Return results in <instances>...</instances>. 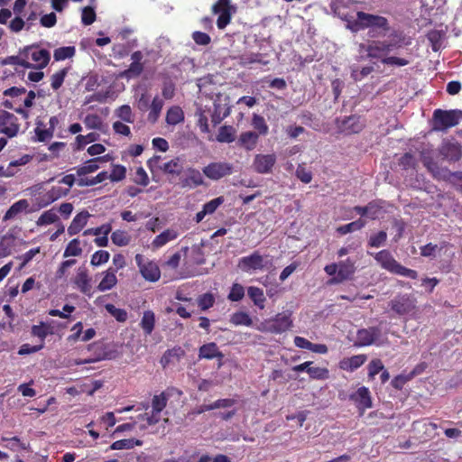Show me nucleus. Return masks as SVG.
I'll list each match as a JSON object with an SVG mask.
<instances>
[{
  "label": "nucleus",
  "mask_w": 462,
  "mask_h": 462,
  "mask_svg": "<svg viewBox=\"0 0 462 462\" xmlns=\"http://www.w3.org/2000/svg\"><path fill=\"white\" fill-rule=\"evenodd\" d=\"M215 303V297L212 293L207 292L198 298V305L201 310H207Z\"/></svg>",
  "instance_id": "58"
},
{
  "label": "nucleus",
  "mask_w": 462,
  "mask_h": 462,
  "mask_svg": "<svg viewBox=\"0 0 462 462\" xmlns=\"http://www.w3.org/2000/svg\"><path fill=\"white\" fill-rule=\"evenodd\" d=\"M247 294L255 306L261 310L264 309V302L266 299L263 291L261 288L250 286L247 289Z\"/></svg>",
  "instance_id": "39"
},
{
  "label": "nucleus",
  "mask_w": 462,
  "mask_h": 462,
  "mask_svg": "<svg viewBox=\"0 0 462 462\" xmlns=\"http://www.w3.org/2000/svg\"><path fill=\"white\" fill-rule=\"evenodd\" d=\"M108 155L96 157L88 160L83 165L76 168V173L79 177L97 171L99 169V163L106 162Z\"/></svg>",
  "instance_id": "24"
},
{
  "label": "nucleus",
  "mask_w": 462,
  "mask_h": 462,
  "mask_svg": "<svg viewBox=\"0 0 462 462\" xmlns=\"http://www.w3.org/2000/svg\"><path fill=\"white\" fill-rule=\"evenodd\" d=\"M29 206L30 204L25 199L14 202L4 215L3 221H8L14 218L18 214L23 211H26Z\"/></svg>",
  "instance_id": "32"
},
{
  "label": "nucleus",
  "mask_w": 462,
  "mask_h": 462,
  "mask_svg": "<svg viewBox=\"0 0 462 462\" xmlns=\"http://www.w3.org/2000/svg\"><path fill=\"white\" fill-rule=\"evenodd\" d=\"M185 356L184 349L176 346L171 349H168L164 352L162 356L161 357L160 364L163 368L168 366L171 364L179 363L182 357Z\"/></svg>",
  "instance_id": "23"
},
{
  "label": "nucleus",
  "mask_w": 462,
  "mask_h": 462,
  "mask_svg": "<svg viewBox=\"0 0 462 462\" xmlns=\"http://www.w3.org/2000/svg\"><path fill=\"white\" fill-rule=\"evenodd\" d=\"M184 112L181 107L173 106L170 107L166 113V123L176 125L184 121Z\"/></svg>",
  "instance_id": "38"
},
{
  "label": "nucleus",
  "mask_w": 462,
  "mask_h": 462,
  "mask_svg": "<svg viewBox=\"0 0 462 462\" xmlns=\"http://www.w3.org/2000/svg\"><path fill=\"white\" fill-rule=\"evenodd\" d=\"M74 46L60 47L54 51L53 57L55 60H64L72 58L75 55Z\"/></svg>",
  "instance_id": "49"
},
{
  "label": "nucleus",
  "mask_w": 462,
  "mask_h": 462,
  "mask_svg": "<svg viewBox=\"0 0 462 462\" xmlns=\"http://www.w3.org/2000/svg\"><path fill=\"white\" fill-rule=\"evenodd\" d=\"M140 326L146 335H151L155 326V315L152 310H145L143 314Z\"/></svg>",
  "instance_id": "40"
},
{
  "label": "nucleus",
  "mask_w": 462,
  "mask_h": 462,
  "mask_svg": "<svg viewBox=\"0 0 462 462\" xmlns=\"http://www.w3.org/2000/svg\"><path fill=\"white\" fill-rule=\"evenodd\" d=\"M159 169L168 175L179 176L182 172L183 165L180 158L176 157L167 162L158 166Z\"/></svg>",
  "instance_id": "33"
},
{
  "label": "nucleus",
  "mask_w": 462,
  "mask_h": 462,
  "mask_svg": "<svg viewBox=\"0 0 462 462\" xmlns=\"http://www.w3.org/2000/svg\"><path fill=\"white\" fill-rule=\"evenodd\" d=\"M245 296V288L240 283H233L230 291L227 295V299L231 301H239Z\"/></svg>",
  "instance_id": "56"
},
{
  "label": "nucleus",
  "mask_w": 462,
  "mask_h": 462,
  "mask_svg": "<svg viewBox=\"0 0 462 462\" xmlns=\"http://www.w3.org/2000/svg\"><path fill=\"white\" fill-rule=\"evenodd\" d=\"M349 400L356 404L361 414H363L365 410L373 407L370 391L365 386H361L355 393H351Z\"/></svg>",
  "instance_id": "13"
},
{
  "label": "nucleus",
  "mask_w": 462,
  "mask_h": 462,
  "mask_svg": "<svg viewBox=\"0 0 462 462\" xmlns=\"http://www.w3.org/2000/svg\"><path fill=\"white\" fill-rule=\"evenodd\" d=\"M5 65H19L26 69L32 68V64L27 60V56L24 55L23 49L19 51L18 55L8 56L3 60Z\"/></svg>",
  "instance_id": "37"
},
{
  "label": "nucleus",
  "mask_w": 462,
  "mask_h": 462,
  "mask_svg": "<svg viewBox=\"0 0 462 462\" xmlns=\"http://www.w3.org/2000/svg\"><path fill=\"white\" fill-rule=\"evenodd\" d=\"M90 282L91 278L88 276V270L84 267H79L73 280L74 284L83 294L90 296Z\"/></svg>",
  "instance_id": "21"
},
{
  "label": "nucleus",
  "mask_w": 462,
  "mask_h": 462,
  "mask_svg": "<svg viewBox=\"0 0 462 462\" xmlns=\"http://www.w3.org/2000/svg\"><path fill=\"white\" fill-rule=\"evenodd\" d=\"M421 162L423 165L430 171L432 174H437L439 172V165L434 161L431 155L426 152L421 153Z\"/></svg>",
  "instance_id": "63"
},
{
  "label": "nucleus",
  "mask_w": 462,
  "mask_h": 462,
  "mask_svg": "<svg viewBox=\"0 0 462 462\" xmlns=\"http://www.w3.org/2000/svg\"><path fill=\"white\" fill-rule=\"evenodd\" d=\"M143 59V54L141 51H134L131 55V64L128 69L122 72L121 76L125 79H134L139 77L144 69Z\"/></svg>",
  "instance_id": "16"
},
{
  "label": "nucleus",
  "mask_w": 462,
  "mask_h": 462,
  "mask_svg": "<svg viewBox=\"0 0 462 462\" xmlns=\"http://www.w3.org/2000/svg\"><path fill=\"white\" fill-rule=\"evenodd\" d=\"M236 130L232 125H222L218 129L217 141L219 143H230L236 140Z\"/></svg>",
  "instance_id": "35"
},
{
  "label": "nucleus",
  "mask_w": 462,
  "mask_h": 462,
  "mask_svg": "<svg viewBox=\"0 0 462 462\" xmlns=\"http://www.w3.org/2000/svg\"><path fill=\"white\" fill-rule=\"evenodd\" d=\"M99 134L97 133H89L87 135L79 134L75 141V149L82 150L87 144L97 141Z\"/></svg>",
  "instance_id": "47"
},
{
  "label": "nucleus",
  "mask_w": 462,
  "mask_h": 462,
  "mask_svg": "<svg viewBox=\"0 0 462 462\" xmlns=\"http://www.w3.org/2000/svg\"><path fill=\"white\" fill-rule=\"evenodd\" d=\"M375 261L381 267L391 273L407 277L412 280L418 278L415 270L409 269L398 263L388 250H382L374 254Z\"/></svg>",
  "instance_id": "3"
},
{
  "label": "nucleus",
  "mask_w": 462,
  "mask_h": 462,
  "mask_svg": "<svg viewBox=\"0 0 462 462\" xmlns=\"http://www.w3.org/2000/svg\"><path fill=\"white\" fill-rule=\"evenodd\" d=\"M276 163L275 154H256L253 162L254 170L260 174L272 172Z\"/></svg>",
  "instance_id": "17"
},
{
  "label": "nucleus",
  "mask_w": 462,
  "mask_h": 462,
  "mask_svg": "<svg viewBox=\"0 0 462 462\" xmlns=\"http://www.w3.org/2000/svg\"><path fill=\"white\" fill-rule=\"evenodd\" d=\"M292 326V320L289 314L278 313L267 323V330L271 333L281 334Z\"/></svg>",
  "instance_id": "18"
},
{
  "label": "nucleus",
  "mask_w": 462,
  "mask_h": 462,
  "mask_svg": "<svg viewBox=\"0 0 462 462\" xmlns=\"http://www.w3.org/2000/svg\"><path fill=\"white\" fill-rule=\"evenodd\" d=\"M238 63L246 67L254 63H259L263 66L269 64V60H264V55L260 52H245L238 56Z\"/></svg>",
  "instance_id": "29"
},
{
  "label": "nucleus",
  "mask_w": 462,
  "mask_h": 462,
  "mask_svg": "<svg viewBox=\"0 0 462 462\" xmlns=\"http://www.w3.org/2000/svg\"><path fill=\"white\" fill-rule=\"evenodd\" d=\"M387 239V234L385 231H379L377 234L370 236L368 240V245L370 247H380L384 245Z\"/></svg>",
  "instance_id": "64"
},
{
  "label": "nucleus",
  "mask_w": 462,
  "mask_h": 462,
  "mask_svg": "<svg viewBox=\"0 0 462 462\" xmlns=\"http://www.w3.org/2000/svg\"><path fill=\"white\" fill-rule=\"evenodd\" d=\"M263 256L254 251L247 256H244L238 260L237 267L244 273H253L264 268Z\"/></svg>",
  "instance_id": "12"
},
{
  "label": "nucleus",
  "mask_w": 462,
  "mask_h": 462,
  "mask_svg": "<svg viewBox=\"0 0 462 462\" xmlns=\"http://www.w3.org/2000/svg\"><path fill=\"white\" fill-rule=\"evenodd\" d=\"M355 273L356 266L353 260L347 258L344 261H340L337 263V274L329 281V283H341L350 280Z\"/></svg>",
  "instance_id": "15"
},
{
  "label": "nucleus",
  "mask_w": 462,
  "mask_h": 462,
  "mask_svg": "<svg viewBox=\"0 0 462 462\" xmlns=\"http://www.w3.org/2000/svg\"><path fill=\"white\" fill-rule=\"evenodd\" d=\"M381 328L378 327H369L368 328H361L356 332V346H367L375 343L381 337Z\"/></svg>",
  "instance_id": "14"
},
{
  "label": "nucleus",
  "mask_w": 462,
  "mask_h": 462,
  "mask_svg": "<svg viewBox=\"0 0 462 462\" xmlns=\"http://www.w3.org/2000/svg\"><path fill=\"white\" fill-rule=\"evenodd\" d=\"M211 11L214 14H218L217 26L219 30H223L230 23L232 15L236 13V6L231 5L230 0H217Z\"/></svg>",
  "instance_id": "5"
},
{
  "label": "nucleus",
  "mask_w": 462,
  "mask_h": 462,
  "mask_svg": "<svg viewBox=\"0 0 462 462\" xmlns=\"http://www.w3.org/2000/svg\"><path fill=\"white\" fill-rule=\"evenodd\" d=\"M143 441L136 439H119L115 442H113L110 446L111 450H122V449H131L134 448L135 446H142Z\"/></svg>",
  "instance_id": "41"
},
{
  "label": "nucleus",
  "mask_w": 462,
  "mask_h": 462,
  "mask_svg": "<svg viewBox=\"0 0 462 462\" xmlns=\"http://www.w3.org/2000/svg\"><path fill=\"white\" fill-rule=\"evenodd\" d=\"M223 357L224 354L219 350L215 342L204 344L199 349V359L211 360L218 358L221 361Z\"/></svg>",
  "instance_id": "25"
},
{
  "label": "nucleus",
  "mask_w": 462,
  "mask_h": 462,
  "mask_svg": "<svg viewBox=\"0 0 462 462\" xmlns=\"http://www.w3.org/2000/svg\"><path fill=\"white\" fill-rule=\"evenodd\" d=\"M135 263L139 267V271L142 276L149 282H157L161 277V271L159 266L152 262L145 261L144 256L141 254H137L134 257Z\"/></svg>",
  "instance_id": "7"
},
{
  "label": "nucleus",
  "mask_w": 462,
  "mask_h": 462,
  "mask_svg": "<svg viewBox=\"0 0 462 462\" xmlns=\"http://www.w3.org/2000/svg\"><path fill=\"white\" fill-rule=\"evenodd\" d=\"M106 311L113 316L118 322H125L128 318L127 311L124 309L116 308L112 303H107L105 306Z\"/></svg>",
  "instance_id": "48"
},
{
  "label": "nucleus",
  "mask_w": 462,
  "mask_h": 462,
  "mask_svg": "<svg viewBox=\"0 0 462 462\" xmlns=\"http://www.w3.org/2000/svg\"><path fill=\"white\" fill-rule=\"evenodd\" d=\"M230 322L235 326H246L251 327L253 325V320L251 317L244 311L235 312L230 319Z\"/></svg>",
  "instance_id": "45"
},
{
  "label": "nucleus",
  "mask_w": 462,
  "mask_h": 462,
  "mask_svg": "<svg viewBox=\"0 0 462 462\" xmlns=\"http://www.w3.org/2000/svg\"><path fill=\"white\" fill-rule=\"evenodd\" d=\"M336 125L338 131L345 134H358L365 127V124L361 121V117L356 115L345 116L344 118H337Z\"/></svg>",
  "instance_id": "10"
},
{
  "label": "nucleus",
  "mask_w": 462,
  "mask_h": 462,
  "mask_svg": "<svg viewBox=\"0 0 462 462\" xmlns=\"http://www.w3.org/2000/svg\"><path fill=\"white\" fill-rule=\"evenodd\" d=\"M203 174L212 180H218L233 173V165L225 162H210L202 169Z\"/></svg>",
  "instance_id": "9"
},
{
  "label": "nucleus",
  "mask_w": 462,
  "mask_h": 462,
  "mask_svg": "<svg viewBox=\"0 0 462 462\" xmlns=\"http://www.w3.org/2000/svg\"><path fill=\"white\" fill-rule=\"evenodd\" d=\"M84 124L88 129H100L102 126V120L97 114H88L84 118Z\"/></svg>",
  "instance_id": "61"
},
{
  "label": "nucleus",
  "mask_w": 462,
  "mask_h": 462,
  "mask_svg": "<svg viewBox=\"0 0 462 462\" xmlns=\"http://www.w3.org/2000/svg\"><path fill=\"white\" fill-rule=\"evenodd\" d=\"M167 396L164 393L154 395L152 401L153 413H160L167 405Z\"/></svg>",
  "instance_id": "55"
},
{
  "label": "nucleus",
  "mask_w": 462,
  "mask_h": 462,
  "mask_svg": "<svg viewBox=\"0 0 462 462\" xmlns=\"http://www.w3.org/2000/svg\"><path fill=\"white\" fill-rule=\"evenodd\" d=\"M68 72H69V69L64 68V69L55 72L51 77V86L52 89L58 90L62 86Z\"/></svg>",
  "instance_id": "51"
},
{
  "label": "nucleus",
  "mask_w": 462,
  "mask_h": 462,
  "mask_svg": "<svg viewBox=\"0 0 462 462\" xmlns=\"http://www.w3.org/2000/svg\"><path fill=\"white\" fill-rule=\"evenodd\" d=\"M69 194V188H63L60 185L52 186L41 197L40 207H47L54 201L66 197Z\"/></svg>",
  "instance_id": "19"
},
{
  "label": "nucleus",
  "mask_w": 462,
  "mask_h": 462,
  "mask_svg": "<svg viewBox=\"0 0 462 462\" xmlns=\"http://www.w3.org/2000/svg\"><path fill=\"white\" fill-rule=\"evenodd\" d=\"M132 180L138 185L147 186L149 184V177L145 170L143 167H138L134 171Z\"/></svg>",
  "instance_id": "57"
},
{
  "label": "nucleus",
  "mask_w": 462,
  "mask_h": 462,
  "mask_svg": "<svg viewBox=\"0 0 462 462\" xmlns=\"http://www.w3.org/2000/svg\"><path fill=\"white\" fill-rule=\"evenodd\" d=\"M24 55L27 56V60L31 59L34 63L32 69H42L45 68L50 60V51L45 49H40L37 46L31 45L23 48Z\"/></svg>",
  "instance_id": "6"
},
{
  "label": "nucleus",
  "mask_w": 462,
  "mask_h": 462,
  "mask_svg": "<svg viewBox=\"0 0 462 462\" xmlns=\"http://www.w3.org/2000/svg\"><path fill=\"white\" fill-rule=\"evenodd\" d=\"M258 139L259 135L256 132H243L238 137L237 145L245 149L246 151H252L255 148L258 143Z\"/></svg>",
  "instance_id": "28"
},
{
  "label": "nucleus",
  "mask_w": 462,
  "mask_h": 462,
  "mask_svg": "<svg viewBox=\"0 0 462 462\" xmlns=\"http://www.w3.org/2000/svg\"><path fill=\"white\" fill-rule=\"evenodd\" d=\"M82 254V249L80 247V242L78 238L72 239L67 245L63 256H79Z\"/></svg>",
  "instance_id": "52"
},
{
  "label": "nucleus",
  "mask_w": 462,
  "mask_h": 462,
  "mask_svg": "<svg viewBox=\"0 0 462 462\" xmlns=\"http://www.w3.org/2000/svg\"><path fill=\"white\" fill-rule=\"evenodd\" d=\"M309 375L311 379L326 380L329 377V371L326 367H313L309 369Z\"/></svg>",
  "instance_id": "60"
},
{
  "label": "nucleus",
  "mask_w": 462,
  "mask_h": 462,
  "mask_svg": "<svg viewBox=\"0 0 462 462\" xmlns=\"http://www.w3.org/2000/svg\"><path fill=\"white\" fill-rule=\"evenodd\" d=\"M112 242L118 246L127 245L130 242V237L125 231L116 230L111 235Z\"/></svg>",
  "instance_id": "53"
},
{
  "label": "nucleus",
  "mask_w": 462,
  "mask_h": 462,
  "mask_svg": "<svg viewBox=\"0 0 462 462\" xmlns=\"http://www.w3.org/2000/svg\"><path fill=\"white\" fill-rule=\"evenodd\" d=\"M252 125L257 131L258 135H266L269 127L262 116L254 114L252 119Z\"/></svg>",
  "instance_id": "50"
},
{
  "label": "nucleus",
  "mask_w": 462,
  "mask_h": 462,
  "mask_svg": "<svg viewBox=\"0 0 462 462\" xmlns=\"http://www.w3.org/2000/svg\"><path fill=\"white\" fill-rule=\"evenodd\" d=\"M31 333L33 337L40 338L41 344L44 345L45 338L48 335L53 334V329L50 324L42 321L39 325L32 327Z\"/></svg>",
  "instance_id": "36"
},
{
  "label": "nucleus",
  "mask_w": 462,
  "mask_h": 462,
  "mask_svg": "<svg viewBox=\"0 0 462 462\" xmlns=\"http://www.w3.org/2000/svg\"><path fill=\"white\" fill-rule=\"evenodd\" d=\"M204 184V179L201 172L195 168L189 167L186 170V177L180 179L182 188H197Z\"/></svg>",
  "instance_id": "20"
},
{
  "label": "nucleus",
  "mask_w": 462,
  "mask_h": 462,
  "mask_svg": "<svg viewBox=\"0 0 462 462\" xmlns=\"http://www.w3.org/2000/svg\"><path fill=\"white\" fill-rule=\"evenodd\" d=\"M116 114L117 117H119L122 121H124L125 123H134V117L132 113V109H131L130 106H128V105H123V106H119L116 109Z\"/></svg>",
  "instance_id": "54"
},
{
  "label": "nucleus",
  "mask_w": 462,
  "mask_h": 462,
  "mask_svg": "<svg viewBox=\"0 0 462 462\" xmlns=\"http://www.w3.org/2000/svg\"><path fill=\"white\" fill-rule=\"evenodd\" d=\"M462 119V110L451 109L442 110L436 109L432 116V128L435 131L446 132L448 128L458 125Z\"/></svg>",
  "instance_id": "4"
},
{
  "label": "nucleus",
  "mask_w": 462,
  "mask_h": 462,
  "mask_svg": "<svg viewBox=\"0 0 462 462\" xmlns=\"http://www.w3.org/2000/svg\"><path fill=\"white\" fill-rule=\"evenodd\" d=\"M89 217L90 214L87 210H83L77 214L68 227L69 235L74 236L79 233L87 225Z\"/></svg>",
  "instance_id": "26"
},
{
  "label": "nucleus",
  "mask_w": 462,
  "mask_h": 462,
  "mask_svg": "<svg viewBox=\"0 0 462 462\" xmlns=\"http://www.w3.org/2000/svg\"><path fill=\"white\" fill-rule=\"evenodd\" d=\"M440 153L449 162H457L462 157V146L458 143L447 142L441 146Z\"/></svg>",
  "instance_id": "22"
},
{
  "label": "nucleus",
  "mask_w": 462,
  "mask_h": 462,
  "mask_svg": "<svg viewBox=\"0 0 462 462\" xmlns=\"http://www.w3.org/2000/svg\"><path fill=\"white\" fill-rule=\"evenodd\" d=\"M346 26L353 32L368 29V35L371 38L385 36L391 29L390 23L386 17L363 11H358L355 19L347 20Z\"/></svg>",
  "instance_id": "2"
},
{
  "label": "nucleus",
  "mask_w": 462,
  "mask_h": 462,
  "mask_svg": "<svg viewBox=\"0 0 462 462\" xmlns=\"http://www.w3.org/2000/svg\"><path fill=\"white\" fill-rule=\"evenodd\" d=\"M388 40H374L366 46L367 57L371 59L380 60L384 65L403 67L410 63L409 60L396 56H387L390 52L394 51L407 45L406 38L402 32L393 30L388 34Z\"/></svg>",
  "instance_id": "1"
},
{
  "label": "nucleus",
  "mask_w": 462,
  "mask_h": 462,
  "mask_svg": "<svg viewBox=\"0 0 462 462\" xmlns=\"http://www.w3.org/2000/svg\"><path fill=\"white\" fill-rule=\"evenodd\" d=\"M413 428H414V430H423L424 433L426 434L425 439H427V438H433L436 436V434H437L436 430L438 429V425L434 422L422 420V421H415L413 423Z\"/></svg>",
  "instance_id": "43"
},
{
  "label": "nucleus",
  "mask_w": 462,
  "mask_h": 462,
  "mask_svg": "<svg viewBox=\"0 0 462 462\" xmlns=\"http://www.w3.org/2000/svg\"><path fill=\"white\" fill-rule=\"evenodd\" d=\"M35 137L33 138L36 142H47L53 136L51 128L47 127L46 124L42 121L36 122V127L34 128Z\"/></svg>",
  "instance_id": "34"
},
{
  "label": "nucleus",
  "mask_w": 462,
  "mask_h": 462,
  "mask_svg": "<svg viewBox=\"0 0 462 462\" xmlns=\"http://www.w3.org/2000/svg\"><path fill=\"white\" fill-rule=\"evenodd\" d=\"M59 219L54 208L44 211L37 219L36 225L38 226H48L57 222Z\"/></svg>",
  "instance_id": "46"
},
{
  "label": "nucleus",
  "mask_w": 462,
  "mask_h": 462,
  "mask_svg": "<svg viewBox=\"0 0 462 462\" xmlns=\"http://www.w3.org/2000/svg\"><path fill=\"white\" fill-rule=\"evenodd\" d=\"M116 273V270H113L111 267L104 272V277L97 285V290L100 291H106L115 287L117 282Z\"/></svg>",
  "instance_id": "31"
},
{
  "label": "nucleus",
  "mask_w": 462,
  "mask_h": 462,
  "mask_svg": "<svg viewBox=\"0 0 462 462\" xmlns=\"http://www.w3.org/2000/svg\"><path fill=\"white\" fill-rule=\"evenodd\" d=\"M389 306L399 316L406 315L415 310V299L410 294H398L389 302Z\"/></svg>",
  "instance_id": "8"
},
{
  "label": "nucleus",
  "mask_w": 462,
  "mask_h": 462,
  "mask_svg": "<svg viewBox=\"0 0 462 462\" xmlns=\"http://www.w3.org/2000/svg\"><path fill=\"white\" fill-rule=\"evenodd\" d=\"M110 254L105 250L97 251L91 257L90 263L93 266H99L108 262Z\"/></svg>",
  "instance_id": "59"
},
{
  "label": "nucleus",
  "mask_w": 462,
  "mask_h": 462,
  "mask_svg": "<svg viewBox=\"0 0 462 462\" xmlns=\"http://www.w3.org/2000/svg\"><path fill=\"white\" fill-rule=\"evenodd\" d=\"M365 220L359 218L346 225L338 226L337 228V232L339 233L340 235H346L354 231L361 230L363 227H365Z\"/></svg>",
  "instance_id": "44"
},
{
  "label": "nucleus",
  "mask_w": 462,
  "mask_h": 462,
  "mask_svg": "<svg viewBox=\"0 0 462 462\" xmlns=\"http://www.w3.org/2000/svg\"><path fill=\"white\" fill-rule=\"evenodd\" d=\"M126 169L125 166L120 164L113 165L109 179L111 181H121L125 178Z\"/></svg>",
  "instance_id": "62"
},
{
  "label": "nucleus",
  "mask_w": 462,
  "mask_h": 462,
  "mask_svg": "<svg viewBox=\"0 0 462 462\" xmlns=\"http://www.w3.org/2000/svg\"><path fill=\"white\" fill-rule=\"evenodd\" d=\"M164 102L158 96L154 97L150 105V113L148 115V120L150 122H156L163 107Z\"/></svg>",
  "instance_id": "42"
},
{
  "label": "nucleus",
  "mask_w": 462,
  "mask_h": 462,
  "mask_svg": "<svg viewBox=\"0 0 462 462\" xmlns=\"http://www.w3.org/2000/svg\"><path fill=\"white\" fill-rule=\"evenodd\" d=\"M20 130L18 118L12 113L5 110L0 111V133L9 138L17 135Z\"/></svg>",
  "instance_id": "11"
},
{
  "label": "nucleus",
  "mask_w": 462,
  "mask_h": 462,
  "mask_svg": "<svg viewBox=\"0 0 462 462\" xmlns=\"http://www.w3.org/2000/svg\"><path fill=\"white\" fill-rule=\"evenodd\" d=\"M367 359L364 354L356 355L351 357L344 358L339 363V367L346 371L353 372L362 366Z\"/></svg>",
  "instance_id": "27"
},
{
  "label": "nucleus",
  "mask_w": 462,
  "mask_h": 462,
  "mask_svg": "<svg viewBox=\"0 0 462 462\" xmlns=\"http://www.w3.org/2000/svg\"><path fill=\"white\" fill-rule=\"evenodd\" d=\"M179 236V233L174 229L168 228L162 232L160 235L156 236L153 239L152 245L154 249H158L165 245L170 241L176 239Z\"/></svg>",
  "instance_id": "30"
}]
</instances>
